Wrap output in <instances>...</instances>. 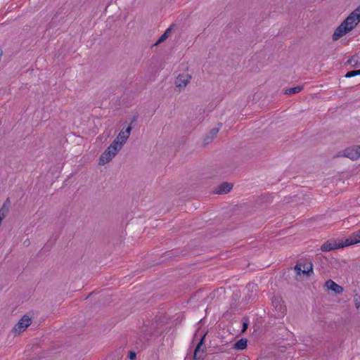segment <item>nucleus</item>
Segmentation results:
<instances>
[{
  "label": "nucleus",
  "mask_w": 360,
  "mask_h": 360,
  "mask_svg": "<svg viewBox=\"0 0 360 360\" xmlns=\"http://www.w3.org/2000/svg\"><path fill=\"white\" fill-rule=\"evenodd\" d=\"M360 22V6H358L341 24L335 30L332 39L338 41L341 37L352 31Z\"/></svg>",
  "instance_id": "f257e3e1"
},
{
  "label": "nucleus",
  "mask_w": 360,
  "mask_h": 360,
  "mask_svg": "<svg viewBox=\"0 0 360 360\" xmlns=\"http://www.w3.org/2000/svg\"><path fill=\"white\" fill-rule=\"evenodd\" d=\"M360 243V230L352 233L344 241L336 243L333 240H328L325 242L321 247V250L323 252H329L335 249L345 248L352 245Z\"/></svg>",
  "instance_id": "f03ea898"
},
{
  "label": "nucleus",
  "mask_w": 360,
  "mask_h": 360,
  "mask_svg": "<svg viewBox=\"0 0 360 360\" xmlns=\"http://www.w3.org/2000/svg\"><path fill=\"white\" fill-rule=\"evenodd\" d=\"M136 119H137V117L134 116L131 119V122H130L129 125L127 127V129L124 130L122 129L119 133L118 136L115 139V140L112 141V143H113L117 148L121 149L122 148V146H124V144L127 141V139L130 135L131 131L132 129L131 125L133 123H134L136 121Z\"/></svg>",
  "instance_id": "7ed1b4c3"
},
{
  "label": "nucleus",
  "mask_w": 360,
  "mask_h": 360,
  "mask_svg": "<svg viewBox=\"0 0 360 360\" xmlns=\"http://www.w3.org/2000/svg\"><path fill=\"white\" fill-rule=\"evenodd\" d=\"M120 149L111 143L107 149L101 154L99 160V165H104L112 160V158L117 154Z\"/></svg>",
  "instance_id": "20e7f679"
},
{
  "label": "nucleus",
  "mask_w": 360,
  "mask_h": 360,
  "mask_svg": "<svg viewBox=\"0 0 360 360\" xmlns=\"http://www.w3.org/2000/svg\"><path fill=\"white\" fill-rule=\"evenodd\" d=\"M271 302L276 311L275 316H283L286 311V307L283 305L282 298L279 296H274Z\"/></svg>",
  "instance_id": "39448f33"
},
{
  "label": "nucleus",
  "mask_w": 360,
  "mask_h": 360,
  "mask_svg": "<svg viewBox=\"0 0 360 360\" xmlns=\"http://www.w3.org/2000/svg\"><path fill=\"white\" fill-rule=\"evenodd\" d=\"M32 323L31 317L27 314H25L15 325L13 331L14 333H20L26 330V328Z\"/></svg>",
  "instance_id": "423d86ee"
},
{
  "label": "nucleus",
  "mask_w": 360,
  "mask_h": 360,
  "mask_svg": "<svg viewBox=\"0 0 360 360\" xmlns=\"http://www.w3.org/2000/svg\"><path fill=\"white\" fill-rule=\"evenodd\" d=\"M191 79V76L188 73L179 75L175 81L176 87L179 91L183 90L190 83Z\"/></svg>",
  "instance_id": "0eeeda50"
},
{
  "label": "nucleus",
  "mask_w": 360,
  "mask_h": 360,
  "mask_svg": "<svg viewBox=\"0 0 360 360\" xmlns=\"http://www.w3.org/2000/svg\"><path fill=\"white\" fill-rule=\"evenodd\" d=\"M344 155L352 160L360 158V146L347 148L344 150Z\"/></svg>",
  "instance_id": "6e6552de"
},
{
  "label": "nucleus",
  "mask_w": 360,
  "mask_h": 360,
  "mask_svg": "<svg viewBox=\"0 0 360 360\" xmlns=\"http://www.w3.org/2000/svg\"><path fill=\"white\" fill-rule=\"evenodd\" d=\"M325 285L328 289L335 292L336 294H340L343 292V288L331 279L328 280Z\"/></svg>",
  "instance_id": "1a4fd4ad"
},
{
  "label": "nucleus",
  "mask_w": 360,
  "mask_h": 360,
  "mask_svg": "<svg viewBox=\"0 0 360 360\" xmlns=\"http://www.w3.org/2000/svg\"><path fill=\"white\" fill-rule=\"evenodd\" d=\"M233 188V184L228 182H224L221 184L215 192L217 194H226L228 193Z\"/></svg>",
  "instance_id": "9d476101"
},
{
  "label": "nucleus",
  "mask_w": 360,
  "mask_h": 360,
  "mask_svg": "<svg viewBox=\"0 0 360 360\" xmlns=\"http://www.w3.org/2000/svg\"><path fill=\"white\" fill-rule=\"evenodd\" d=\"M302 274L309 276L313 274V264L311 262H307L302 264Z\"/></svg>",
  "instance_id": "9b49d317"
},
{
  "label": "nucleus",
  "mask_w": 360,
  "mask_h": 360,
  "mask_svg": "<svg viewBox=\"0 0 360 360\" xmlns=\"http://www.w3.org/2000/svg\"><path fill=\"white\" fill-rule=\"evenodd\" d=\"M219 132V129L213 128L212 129L207 136L204 139V143L205 145L209 144L212 140L217 136Z\"/></svg>",
  "instance_id": "f8f14e48"
},
{
  "label": "nucleus",
  "mask_w": 360,
  "mask_h": 360,
  "mask_svg": "<svg viewBox=\"0 0 360 360\" xmlns=\"http://www.w3.org/2000/svg\"><path fill=\"white\" fill-rule=\"evenodd\" d=\"M247 339L241 338L233 345V347L237 350H243L247 347Z\"/></svg>",
  "instance_id": "ddd939ff"
},
{
  "label": "nucleus",
  "mask_w": 360,
  "mask_h": 360,
  "mask_svg": "<svg viewBox=\"0 0 360 360\" xmlns=\"http://www.w3.org/2000/svg\"><path fill=\"white\" fill-rule=\"evenodd\" d=\"M302 89H303V86H297L291 87V88L287 89L285 91V94H287V95L295 94L297 93L300 92L302 90Z\"/></svg>",
  "instance_id": "4468645a"
},
{
  "label": "nucleus",
  "mask_w": 360,
  "mask_h": 360,
  "mask_svg": "<svg viewBox=\"0 0 360 360\" xmlns=\"http://www.w3.org/2000/svg\"><path fill=\"white\" fill-rule=\"evenodd\" d=\"M172 31V27H169L167 28L165 32L161 35V37L159 38L156 44H159L162 41H164L166 39L168 38Z\"/></svg>",
  "instance_id": "2eb2a0df"
},
{
  "label": "nucleus",
  "mask_w": 360,
  "mask_h": 360,
  "mask_svg": "<svg viewBox=\"0 0 360 360\" xmlns=\"http://www.w3.org/2000/svg\"><path fill=\"white\" fill-rule=\"evenodd\" d=\"M347 63L351 65L352 66H357L359 65V56L356 55L352 56L349 59H348Z\"/></svg>",
  "instance_id": "dca6fc26"
},
{
  "label": "nucleus",
  "mask_w": 360,
  "mask_h": 360,
  "mask_svg": "<svg viewBox=\"0 0 360 360\" xmlns=\"http://www.w3.org/2000/svg\"><path fill=\"white\" fill-rule=\"evenodd\" d=\"M206 334H204L202 338H200V341L197 344L195 347V355H197L198 352H200V349H201L202 346L204 345V341L205 338Z\"/></svg>",
  "instance_id": "f3484780"
},
{
  "label": "nucleus",
  "mask_w": 360,
  "mask_h": 360,
  "mask_svg": "<svg viewBox=\"0 0 360 360\" xmlns=\"http://www.w3.org/2000/svg\"><path fill=\"white\" fill-rule=\"evenodd\" d=\"M204 349H200V352L197 353V355H195V350L194 351L193 354V359L195 360H203L204 359Z\"/></svg>",
  "instance_id": "a211bd4d"
},
{
  "label": "nucleus",
  "mask_w": 360,
  "mask_h": 360,
  "mask_svg": "<svg viewBox=\"0 0 360 360\" xmlns=\"http://www.w3.org/2000/svg\"><path fill=\"white\" fill-rule=\"evenodd\" d=\"M356 75H360V69L347 72V73L345 75V77L349 78Z\"/></svg>",
  "instance_id": "6ab92c4d"
},
{
  "label": "nucleus",
  "mask_w": 360,
  "mask_h": 360,
  "mask_svg": "<svg viewBox=\"0 0 360 360\" xmlns=\"http://www.w3.org/2000/svg\"><path fill=\"white\" fill-rule=\"evenodd\" d=\"M295 273L297 275H301L302 274V262H297L294 268Z\"/></svg>",
  "instance_id": "aec40b11"
},
{
  "label": "nucleus",
  "mask_w": 360,
  "mask_h": 360,
  "mask_svg": "<svg viewBox=\"0 0 360 360\" xmlns=\"http://www.w3.org/2000/svg\"><path fill=\"white\" fill-rule=\"evenodd\" d=\"M354 302H355V305H356V308H359L360 306V297H359L358 298L355 297Z\"/></svg>",
  "instance_id": "412c9836"
},
{
  "label": "nucleus",
  "mask_w": 360,
  "mask_h": 360,
  "mask_svg": "<svg viewBox=\"0 0 360 360\" xmlns=\"http://www.w3.org/2000/svg\"><path fill=\"white\" fill-rule=\"evenodd\" d=\"M136 353L134 352H129V358L130 359L133 360V359H134L136 358Z\"/></svg>",
  "instance_id": "4be33fe9"
},
{
  "label": "nucleus",
  "mask_w": 360,
  "mask_h": 360,
  "mask_svg": "<svg viewBox=\"0 0 360 360\" xmlns=\"http://www.w3.org/2000/svg\"><path fill=\"white\" fill-rule=\"evenodd\" d=\"M248 327V323L247 322H243V331H245L247 330Z\"/></svg>",
  "instance_id": "5701e85b"
}]
</instances>
